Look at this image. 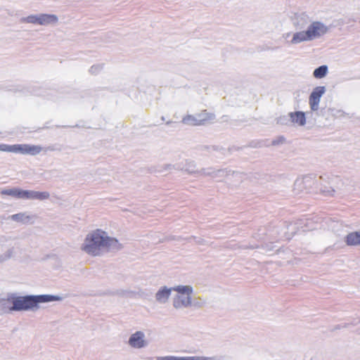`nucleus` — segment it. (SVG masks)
I'll return each mask as SVG.
<instances>
[{
    "label": "nucleus",
    "instance_id": "1",
    "mask_svg": "<svg viewBox=\"0 0 360 360\" xmlns=\"http://www.w3.org/2000/svg\"><path fill=\"white\" fill-rule=\"evenodd\" d=\"M120 247L117 239L108 236L101 229H96L86 236L82 250L91 255L97 256L103 250L109 251Z\"/></svg>",
    "mask_w": 360,
    "mask_h": 360
},
{
    "label": "nucleus",
    "instance_id": "2",
    "mask_svg": "<svg viewBox=\"0 0 360 360\" xmlns=\"http://www.w3.org/2000/svg\"><path fill=\"white\" fill-rule=\"evenodd\" d=\"M50 300L46 295L23 296L14 297L12 300L13 306L9 311H26L34 309L41 302H48Z\"/></svg>",
    "mask_w": 360,
    "mask_h": 360
},
{
    "label": "nucleus",
    "instance_id": "3",
    "mask_svg": "<svg viewBox=\"0 0 360 360\" xmlns=\"http://www.w3.org/2000/svg\"><path fill=\"white\" fill-rule=\"evenodd\" d=\"M327 27L319 22H313L304 32H300L294 34L293 43H300L304 41L311 40L324 34L327 32Z\"/></svg>",
    "mask_w": 360,
    "mask_h": 360
},
{
    "label": "nucleus",
    "instance_id": "4",
    "mask_svg": "<svg viewBox=\"0 0 360 360\" xmlns=\"http://www.w3.org/2000/svg\"><path fill=\"white\" fill-rule=\"evenodd\" d=\"M58 16L55 14L39 13L30 15L27 17L20 18L21 22L32 23L34 25H47L55 24L58 22Z\"/></svg>",
    "mask_w": 360,
    "mask_h": 360
},
{
    "label": "nucleus",
    "instance_id": "5",
    "mask_svg": "<svg viewBox=\"0 0 360 360\" xmlns=\"http://www.w3.org/2000/svg\"><path fill=\"white\" fill-rule=\"evenodd\" d=\"M42 148L39 146L29 144L11 145L10 153H20L22 155H35L40 153Z\"/></svg>",
    "mask_w": 360,
    "mask_h": 360
},
{
    "label": "nucleus",
    "instance_id": "6",
    "mask_svg": "<svg viewBox=\"0 0 360 360\" xmlns=\"http://www.w3.org/2000/svg\"><path fill=\"white\" fill-rule=\"evenodd\" d=\"M213 118L212 115L206 111H203L196 116L188 115L183 118L182 122L187 125H201L205 124L207 122Z\"/></svg>",
    "mask_w": 360,
    "mask_h": 360
},
{
    "label": "nucleus",
    "instance_id": "7",
    "mask_svg": "<svg viewBox=\"0 0 360 360\" xmlns=\"http://www.w3.org/2000/svg\"><path fill=\"white\" fill-rule=\"evenodd\" d=\"M325 91L323 86L316 87L311 93L309 97V104L312 110H316L318 109L320 98Z\"/></svg>",
    "mask_w": 360,
    "mask_h": 360
},
{
    "label": "nucleus",
    "instance_id": "8",
    "mask_svg": "<svg viewBox=\"0 0 360 360\" xmlns=\"http://www.w3.org/2000/svg\"><path fill=\"white\" fill-rule=\"evenodd\" d=\"M144 335L142 332L138 331L133 334L129 340V345L136 348H141L145 345Z\"/></svg>",
    "mask_w": 360,
    "mask_h": 360
},
{
    "label": "nucleus",
    "instance_id": "9",
    "mask_svg": "<svg viewBox=\"0 0 360 360\" xmlns=\"http://www.w3.org/2000/svg\"><path fill=\"white\" fill-rule=\"evenodd\" d=\"M192 288L189 286H181V305L188 306L191 304Z\"/></svg>",
    "mask_w": 360,
    "mask_h": 360
},
{
    "label": "nucleus",
    "instance_id": "10",
    "mask_svg": "<svg viewBox=\"0 0 360 360\" xmlns=\"http://www.w3.org/2000/svg\"><path fill=\"white\" fill-rule=\"evenodd\" d=\"M347 245L356 246L360 245V231H355L349 233L345 238Z\"/></svg>",
    "mask_w": 360,
    "mask_h": 360
},
{
    "label": "nucleus",
    "instance_id": "11",
    "mask_svg": "<svg viewBox=\"0 0 360 360\" xmlns=\"http://www.w3.org/2000/svg\"><path fill=\"white\" fill-rule=\"evenodd\" d=\"M290 117L292 122L300 126H303L306 122L305 115L304 112L300 111L290 112Z\"/></svg>",
    "mask_w": 360,
    "mask_h": 360
},
{
    "label": "nucleus",
    "instance_id": "12",
    "mask_svg": "<svg viewBox=\"0 0 360 360\" xmlns=\"http://www.w3.org/2000/svg\"><path fill=\"white\" fill-rule=\"evenodd\" d=\"M171 289L163 288L156 293V299L160 302L165 301L169 296Z\"/></svg>",
    "mask_w": 360,
    "mask_h": 360
},
{
    "label": "nucleus",
    "instance_id": "13",
    "mask_svg": "<svg viewBox=\"0 0 360 360\" xmlns=\"http://www.w3.org/2000/svg\"><path fill=\"white\" fill-rule=\"evenodd\" d=\"M328 72V68L326 65H321L319 68H316L314 71V77L318 79L323 78L326 76V73Z\"/></svg>",
    "mask_w": 360,
    "mask_h": 360
},
{
    "label": "nucleus",
    "instance_id": "14",
    "mask_svg": "<svg viewBox=\"0 0 360 360\" xmlns=\"http://www.w3.org/2000/svg\"><path fill=\"white\" fill-rule=\"evenodd\" d=\"M49 198V193L46 191L44 192H39V191H32L31 199H37V200H46Z\"/></svg>",
    "mask_w": 360,
    "mask_h": 360
},
{
    "label": "nucleus",
    "instance_id": "15",
    "mask_svg": "<svg viewBox=\"0 0 360 360\" xmlns=\"http://www.w3.org/2000/svg\"><path fill=\"white\" fill-rule=\"evenodd\" d=\"M11 218L15 221L19 222H25L26 221H28L31 219V217L29 215H26L25 213H18L15 214H13Z\"/></svg>",
    "mask_w": 360,
    "mask_h": 360
},
{
    "label": "nucleus",
    "instance_id": "16",
    "mask_svg": "<svg viewBox=\"0 0 360 360\" xmlns=\"http://www.w3.org/2000/svg\"><path fill=\"white\" fill-rule=\"evenodd\" d=\"M32 191L18 189V198L23 199H31Z\"/></svg>",
    "mask_w": 360,
    "mask_h": 360
},
{
    "label": "nucleus",
    "instance_id": "17",
    "mask_svg": "<svg viewBox=\"0 0 360 360\" xmlns=\"http://www.w3.org/2000/svg\"><path fill=\"white\" fill-rule=\"evenodd\" d=\"M4 195H11L18 198V189H8L1 191Z\"/></svg>",
    "mask_w": 360,
    "mask_h": 360
},
{
    "label": "nucleus",
    "instance_id": "18",
    "mask_svg": "<svg viewBox=\"0 0 360 360\" xmlns=\"http://www.w3.org/2000/svg\"><path fill=\"white\" fill-rule=\"evenodd\" d=\"M11 145L0 144V151L10 153Z\"/></svg>",
    "mask_w": 360,
    "mask_h": 360
},
{
    "label": "nucleus",
    "instance_id": "19",
    "mask_svg": "<svg viewBox=\"0 0 360 360\" xmlns=\"http://www.w3.org/2000/svg\"><path fill=\"white\" fill-rule=\"evenodd\" d=\"M181 360H208V359L207 358H204V357L191 356V357H181Z\"/></svg>",
    "mask_w": 360,
    "mask_h": 360
},
{
    "label": "nucleus",
    "instance_id": "20",
    "mask_svg": "<svg viewBox=\"0 0 360 360\" xmlns=\"http://www.w3.org/2000/svg\"><path fill=\"white\" fill-rule=\"evenodd\" d=\"M158 360H180L179 359L172 357V356H165V357H159Z\"/></svg>",
    "mask_w": 360,
    "mask_h": 360
},
{
    "label": "nucleus",
    "instance_id": "21",
    "mask_svg": "<svg viewBox=\"0 0 360 360\" xmlns=\"http://www.w3.org/2000/svg\"><path fill=\"white\" fill-rule=\"evenodd\" d=\"M284 141H285V139L283 137H280L276 141H274L273 144L275 145V144L282 143Z\"/></svg>",
    "mask_w": 360,
    "mask_h": 360
},
{
    "label": "nucleus",
    "instance_id": "22",
    "mask_svg": "<svg viewBox=\"0 0 360 360\" xmlns=\"http://www.w3.org/2000/svg\"><path fill=\"white\" fill-rule=\"evenodd\" d=\"M174 290L180 291V288L179 287H176Z\"/></svg>",
    "mask_w": 360,
    "mask_h": 360
}]
</instances>
